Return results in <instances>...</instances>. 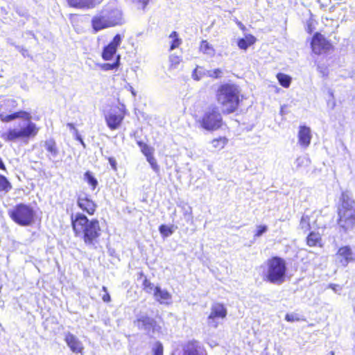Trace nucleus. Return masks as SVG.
I'll return each mask as SVG.
<instances>
[{"instance_id":"14","label":"nucleus","mask_w":355,"mask_h":355,"mask_svg":"<svg viewBox=\"0 0 355 355\" xmlns=\"http://www.w3.org/2000/svg\"><path fill=\"white\" fill-rule=\"evenodd\" d=\"M174 355H207V351L198 340H192L183 345L182 354Z\"/></svg>"},{"instance_id":"30","label":"nucleus","mask_w":355,"mask_h":355,"mask_svg":"<svg viewBox=\"0 0 355 355\" xmlns=\"http://www.w3.org/2000/svg\"><path fill=\"white\" fill-rule=\"evenodd\" d=\"M169 37L172 39L169 50L171 51L178 48L182 44V40L179 38L178 33L176 31H173L171 33Z\"/></svg>"},{"instance_id":"33","label":"nucleus","mask_w":355,"mask_h":355,"mask_svg":"<svg viewBox=\"0 0 355 355\" xmlns=\"http://www.w3.org/2000/svg\"><path fill=\"white\" fill-rule=\"evenodd\" d=\"M120 65V55L116 56V60L113 63H103L100 67L103 71H111L117 69Z\"/></svg>"},{"instance_id":"16","label":"nucleus","mask_w":355,"mask_h":355,"mask_svg":"<svg viewBox=\"0 0 355 355\" xmlns=\"http://www.w3.org/2000/svg\"><path fill=\"white\" fill-rule=\"evenodd\" d=\"M70 8L78 10H89L99 5L102 0H66Z\"/></svg>"},{"instance_id":"22","label":"nucleus","mask_w":355,"mask_h":355,"mask_svg":"<svg viewBox=\"0 0 355 355\" xmlns=\"http://www.w3.org/2000/svg\"><path fill=\"white\" fill-rule=\"evenodd\" d=\"M306 244L311 248L322 247V239L318 232H310L306 238Z\"/></svg>"},{"instance_id":"20","label":"nucleus","mask_w":355,"mask_h":355,"mask_svg":"<svg viewBox=\"0 0 355 355\" xmlns=\"http://www.w3.org/2000/svg\"><path fill=\"white\" fill-rule=\"evenodd\" d=\"M135 323H137L138 328H142L146 330H152L153 332L155 330H159L160 329L156 321L148 316H141L138 318L136 320Z\"/></svg>"},{"instance_id":"23","label":"nucleus","mask_w":355,"mask_h":355,"mask_svg":"<svg viewBox=\"0 0 355 355\" xmlns=\"http://www.w3.org/2000/svg\"><path fill=\"white\" fill-rule=\"evenodd\" d=\"M153 296L160 304H168L171 300V295L166 290H162L158 286L154 288Z\"/></svg>"},{"instance_id":"35","label":"nucleus","mask_w":355,"mask_h":355,"mask_svg":"<svg viewBox=\"0 0 355 355\" xmlns=\"http://www.w3.org/2000/svg\"><path fill=\"white\" fill-rule=\"evenodd\" d=\"M155 287L153 284L146 277H144L142 283L143 290L147 293H150L152 291L154 292Z\"/></svg>"},{"instance_id":"32","label":"nucleus","mask_w":355,"mask_h":355,"mask_svg":"<svg viewBox=\"0 0 355 355\" xmlns=\"http://www.w3.org/2000/svg\"><path fill=\"white\" fill-rule=\"evenodd\" d=\"M12 189L11 183L3 175L0 174V192L7 193Z\"/></svg>"},{"instance_id":"10","label":"nucleus","mask_w":355,"mask_h":355,"mask_svg":"<svg viewBox=\"0 0 355 355\" xmlns=\"http://www.w3.org/2000/svg\"><path fill=\"white\" fill-rule=\"evenodd\" d=\"M227 315V310L223 303L216 302L211 306L210 313L207 317V324L211 328H217L220 320H224Z\"/></svg>"},{"instance_id":"27","label":"nucleus","mask_w":355,"mask_h":355,"mask_svg":"<svg viewBox=\"0 0 355 355\" xmlns=\"http://www.w3.org/2000/svg\"><path fill=\"white\" fill-rule=\"evenodd\" d=\"M276 78L281 86H282L284 88H288L291 85L292 78L290 76L283 73H278L276 75Z\"/></svg>"},{"instance_id":"19","label":"nucleus","mask_w":355,"mask_h":355,"mask_svg":"<svg viewBox=\"0 0 355 355\" xmlns=\"http://www.w3.org/2000/svg\"><path fill=\"white\" fill-rule=\"evenodd\" d=\"M297 137L298 143L302 147H308L311 144L312 137L310 128L306 125H300L299 127Z\"/></svg>"},{"instance_id":"6","label":"nucleus","mask_w":355,"mask_h":355,"mask_svg":"<svg viewBox=\"0 0 355 355\" xmlns=\"http://www.w3.org/2000/svg\"><path fill=\"white\" fill-rule=\"evenodd\" d=\"M266 271L263 272L264 281L273 284H282L286 278L287 266L284 259L272 256L266 261Z\"/></svg>"},{"instance_id":"28","label":"nucleus","mask_w":355,"mask_h":355,"mask_svg":"<svg viewBox=\"0 0 355 355\" xmlns=\"http://www.w3.org/2000/svg\"><path fill=\"white\" fill-rule=\"evenodd\" d=\"M300 227L304 232L311 230V217L307 214H303L300 220Z\"/></svg>"},{"instance_id":"8","label":"nucleus","mask_w":355,"mask_h":355,"mask_svg":"<svg viewBox=\"0 0 355 355\" xmlns=\"http://www.w3.org/2000/svg\"><path fill=\"white\" fill-rule=\"evenodd\" d=\"M200 128L209 131L215 132L223 128L225 125L222 113L216 106H211L205 110L197 121Z\"/></svg>"},{"instance_id":"47","label":"nucleus","mask_w":355,"mask_h":355,"mask_svg":"<svg viewBox=\"0 0 355 355\" xmlns=\"http://www.w3.org/2000/svg\"><path fill=\"white\" fill-rule=\"evenodd\" d=\"M67 125L70 128H73V125L72 123H68Z\"/></svg>"},{"instance_id":"37","label":"nucleus","mask_w":355,"mask_h":355,"mask_svg":"<svg viewBox=\"0 0 355 355\" xmlns=\"http://www.w3.org/2000/svg\"><path fill=\"white\" fill-rule=\"evenodd\" d=\"M159 231L163 236H168L173 232L172 228L166 225H161L159 227Z\"/></svg>"},{"instance_id":"4","label":"nucleus","mask_w":355,"mask_h":355,"mask_svg":"<svg viewBox=\"0 0 355 355\" xmlns=\"http://www.w3.org/2000/svg\"><path fill=\"white\" fill-rule=\"evenodd\" d=\"M337 224L344 232L355 227V200L346 191L341 193L337 206Z\"/></svg>"},{"instance_id":"43","label":"nucleus","mask_w":355,"mask_h":355,"mask_svg":"<svg viewBox=\"0 0 355 355\" xmlns=\"http://www.w3.org/2000/svg\"><path fill=\"white\" fill-rule=\"evenodd\" d=\"M150 0H138L136 3L139 4L142 9H145Z\"/></svg>"},{"instance_id":"7","label":"nucleus","mask_w":355,"mask_h":355,"mask_svg":"<svg viewBox=\"0 0 355 355\" xmlns=\"http://www.w3.org/2000/svg\"><path fill=\"white\" fill-rule=\"evenodd\" d=\"M8 214L15 223L21 227L31 226L35 221L36 212L28 204L17 203L8 211Z\"/></svg>"},{"instance_id":"34","label":"nucleus","mask_w":355,"mask_h":355,"mask_svg":"<svg viewBox=\"0 0 355 355\" xmlns=\"http://www.w3.org/2000/svg\"><path fill=\"white\" fill-rule=\"evenodd\" d=\"M152 355H164V346L160 341H156L151 348Z\"/></svg>"},{"instance_id":"40","label":"nucleus","mask_w":355,"mask_h":355,"mask_svg":"<svg viewBox=\"0 0 355 355\" xmlns=\"http://www.w3.org/2000/svg\"><path fill=\"white\" fill-rule=\"evenodd\" d=\"M102 290L105 292V294L102 296L103 301L107 303L110 302L111 301V297L107 292V288L105 286H103Z\"/></svg>"},{"instance_id":"24","label":"nucleus","mask_w":355,"mask_h":355,"mask_svg":"<svg viewBox=\"0 0 355 355\" xmlns=\"http://www.w3.org/2000/svg\"><path fill=\"white\" fill-rule=\"evenodd\" d=\"M198 49L201 53L210 58H213L216 55V50L214 46L207 40H202L200 41Z\"/></svg>"},{"instance_id":"48","label":"nucleus","mask_w":355,"mask_h":355,"mask_svg":"<svg viewBox=\"0 0 355 355\" xmlns=\"http://www.w3.org/2000/svg\"><path fill=\"white\" fill-rule=\"evenodd\" d=\"M131 92H132V94L134 96H135V92H134V89H133L132 87H131Z\"/></svg>"},{"instance_id":"49","label":"nucleus","mask_w":355,"mask_h":355,"mask_svg":"<svg viewBox=\"0 0 355 355\" xmlns=\"http://www.w3.org/2000/svg\"><path fill=\"white\" fill-rule=\"evenodd\" d=\"M139 276H140L141 277H143V276H144V273H143L142 272H141L139 273Z\"/></svg>"},{"instance_id":"17","label":"nucleus","mask_w":355,"mask_h":355,"mask_svg":"<svg viewBox=\"0 0 355 355\" xmlns=\"http://www.w3.org/2000/svg\"><path fill=\"white\" fill-rule=\"evenodd\" d=\"M64 341L73 353L83 354L84 347L79 339L71 333H67L64 336Z\"/></svg>"},{"instance_id":"5","label":"nucleus","mask_w":355,"mask_h":355,"mask_svg":"<svg viewBox=\"0 0 355 355\" xmlns=\"http://www.w3.org/2000/svg\"><path fill=\"white\" fill-rule=\"evenodd\" d=\"M123 23L121 11L116 7L105 6L91 20L92 28L95 32L121 25Z\"/></svg>"},{"instance_id":"9","label":"nucleus","mask_w":355,"mask_h":355,"mask_svg":"<svg viewBox=\"0 0 355 355\" xmlns=\"http://www.w3.org/2000/svg\"><path fill=\"white\" fill-rule=\"evenodd\" d=\"M310 48L312 53L316 55L327 54L334 49L331 40L320 32L313 33L310 41Z\"/></svg>"},{"instance_id":"1","label":"nucleus","mask_w":355,"mask_h":355,"mask_svg":"<svg viewBox=\"0 0 355 355\" xmlns=\"http://www.w3.org/2000/svg\"><path fill=\"white\" fill-rule=\"evenodd\" d=\"M70 220L74 236L80 238L87 246L96 248L103 232L99 220L89 219L81 212L71 214Z\"/></svg>"},{"instance_id":"3","label":"nucleus","mask_w":355,"mask_h":355,"mask_svg":"<svg viewBox=\"0 0 355 355\" xmlns=\"http://www.w3.org/2000/svg\"><path fill=\"white\" fill-rule=\"evenodd\" d=\"M216 100L221 107V113L228 115L236 112L240 105V90L235 84L223 83L216 92Z\"/></svg>"},{"instance_id":"38","label":"nucleus","mask_w":355,"mask_h":355,"mask_svg":"<svg viewBox=\"0 0 355 355\" xmlns=\"http://www.w3.org/2000/svg\"><path fill=\"white\" fill-rule=\"evenodd\" d=\"M268 230V227L265 225H260L257 227L256 232L254 233V237H259Z\"/></svg>"},{"instance_id":"42","label":"nucleus","mask_w":355,"mask_h":355,"mask_svg":"<svg viewBox=\"0 0 355 355\" xmlns=\"http://www.w3.org/2000/svg\"><path fill=\"white\" fill-rule=\"evenodd\" d=\"M107 160H108L110 164L111 165L112 168L114 171H117V166H116V162L115 159L114 157H109L107 158Z\"/></svg>"},{"instance_id":"39","label":"nucleus","mask_w":355,"mask_h":355,"mask_svg":"<svg viewBox=\"0 0 355 355\" xmlns=\"http://www.w3.org/2000/svg\"><path fill=\"white\" fill-rule=\"evenodd\" d=\"M223 71L220 69H215L212 70L209 73V77L212 78H219L222 76Z\"/></svg>"},{"instance_id":"45","label":"nucleus","mask_w":355,"mask_h":355,"mask_svg":"<svg viewBox=\"0 0 355 355\" xmlns=\"http://www.w3.org/2000/svg\"><path fill=\"white\" fill-rule=\"evenodd\" d=\"M0 169L2 170V171H6V165L3 163V160H2V159L1 157H0Z\"/></svg>"},{"instance_id":"31","label":"nucleus","mask_w":355,"mask_h":355,"mask_svg":"<svg viewBox=\"0 0 355 355\" xmlns=\"http://www.w3.org/2000/svg\"><path fill=\"white\" fill-rule=\"evenodd\" d=\"M182 58L180 55L172 54L169 56V70H173L178 68L182 62Z\"/></svg>"},{"instance_id":"12","label":"nucleus","mask_w":355,"mask_h":355,"mask_svg":"<svg viewBox=\"0 0 355 355\" xmlns=\"http://www.w3.org/2000/svg\"><path fill=\"white\" fill-rule=\"evenodd\" d=\"M123 36L120 34H116L112 40L105 45L102 51L101 57L104 60H110L117 51L118 47L122 42Z\"/></svg>"},{"instance_id":"13","label":"nucleus","mask_w":355,"mask_h":355,"mask_svg":"<svg viewBox=\"0 0 355 355\" xmlns=\"http://www.w3.org/2000/svg\"><path fill=\"white\" fill-rule=\"evenodd\" d=\"M137 144L140 148L141 152L146 157L147 162L150 165L151 168L156 173H159V166L154 157V148L148 146L142 141H137Z\"/></svg>"},{"instance_id":"25","label":"nucleus","mask_w":355,"mask_h":355,"mask_svg":"<svg viewBox=\"0 0 355 355\" xmlns=\"http://www.w3.org/2000/svg\"><path fill=\"white\" fill-rule=\"evenodd\" d=\"M256 41V37L254 35L248 34L243 38L238 40L237 45L239 49L246 50L249 46L253 45Z\"/></svg>"},{"instance_id":"46","label":"nucleus","mask_w":355,"mask_h":355,"mask_svg":"<svg viewBox=\"0 0 355 355\" xmlns=\"http://www.w3.org/2000/svg\"><path fill=\"white\" fill-rule=\"evenodd\" d=\"M236 24L241 31H245L246 30L245 26L241 21H237Z\"/></svg>"},{"instance_id":"2","label":"nucleus","mask_w":355,"mask_h":355,"mask_svg":"<svg viewBox=\"0 0 355 355\" xmlns=\"http://www.w3.org/2000/svg\"><path fill=\"white\" fill-rule=\"evenodd\" d=\"M32 116L31 113L19 110L10 114H0V121L3 123H8L16 119H23L29 121L26 125L21 128H10L6 132L1 134L0 137L7 143L24 141L27 142L31 138L36 137L39 132L40 128L35 123L31 122Z\"/></svg>"},{"instance_id":"36","label":"nucleus","mask_w":355,"mask_h":355,"mask_svg":"<svg viewBox=\"0 0 355 355\" xmlns=\"http://www.w3.org/2000/svg\"><path fill=\"white\" fill-rule=\"evenodd\" d=\"M285 320L289 322H299L302 320L301 315L296 313H290L285 315Z\"/></svg>"},{"instance_id":"15","label":"nucleus","mask_w":355,"mask_h":355,"mask_svg":"<svg viewBox=\"0 0 355 355\" xmlns=\"http://www.w3.org/2000/svg\"><path fill=\"white\" fill-rule=\"evenodd\" d=\"M77 205L89 216H93L96 210L97 205L87 195H80L77 198Z\"/></svg>"},{"instance_id":"21","label":"nucleus","mask_w":355,"mask_h":355,"mask_svg":"<svg viewBox=\"0 0 355 355\" xmlns=\"http://www.w3.org/2000/svg\"><path fill=\"white\" fill-rule=\"evenodd\" d=\"M44 146L46 151V155L49 159H54L60 155L59 146L53 138L45 140Z\"/></svg>"},{"instance_id":"44","label":"nucleus","mask_w":355,"mask_h":355,"mask_svg":"<svg viewBox=\"0 0 355 355\" xmlns=\"http://www.w3.org/2000/svg\"><path fill=\"white\" fill-rule=\"evenodd\" d=\"M306 32L309 34H311L313 33V28L312 24L311 23L307 25V27H306Z\"/></svg>"},{"instance_id":"26","label":"nucleus","mask_w":355,"mask_h":355,"mask_svg":"<svg viewBox=\"0 0 355 355\" xmlns=\"http://www.w3.org/2000/svg\"><path fill=\"white\" fill-rule=\"evenodd\" d=\"M210 143L213 148L217 150H220L227 146L228 139L225 136H220L213 139Z\"/></svg>"},{"instance_id":"29","label":"nucleus","mask_w":355,"mask_h":355,"mask_svg":"<svg viewBox=\"0 0 355 355\" xmlns=\"http://www.w3.org/2000/svg\"><path fill=\"white\" fill-rule=\"evenodd\" d=\"M84 179L87 182V184L90 186L92 190H94L98 186V181L94 177L92 173L87 171L84 173Z\"/></svg>"},{"instance_id":"18","label":"nucleus","mask_w":355,"mask_h":355,"mask_svg":"<svg viewBox=\"0 0 355 355\" xmlns=\"http://www.w3.org/2000/svg\"><path fill=\"white\" fill-rule=\"evenodd\" d=\"M336 255L343 266H347L349 262L354 260L353 252L349 245L340 247Z\"/></svg>"},{"instance_id":"11","label":"nucleus","mask_w":355,"mask_h":355,"mask_svg":"<svg viewBox=\"0 0 355 355\" xmlns=\"http://www.w3.org/2000/svg\"><path fill=\"white\" fill-rule=\"evenodd\" d=\"M125 115V110L118 107L110 111L105 117L107 127L111 130L118 129L121 126Z\"/></svg>"},{"instance_id":"41","label":"nucleus","mask_w":355,"mask_h":355,"mask_svg":"<svg viewBox=\"0 0 355 355\" xmlns=\"http://www.w3.org/2000/svg\"><path fill=\"white\" fill-rule=\"evenodd\" d=\"M198 68L199 67L197 66L192 72V78L195 80H199L202 77V74L198 72Z\"/></svg>"}]
</instances>
